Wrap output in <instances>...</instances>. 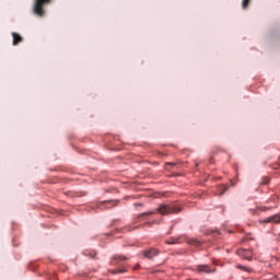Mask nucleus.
<instances>
[{
	"mask_svg": "<svg viewBox=\"0 0 280 280\" xmlns=\"http://www.w3.org/2000/svg\"><path fill=\"white\" fill-rule=\"evenodd\" d=\"M183 209L176 203H161L156 211L161 215H172V213H180Z\"/></svg>",
	"mask_w": 280,
	"mask_h": 280,
	"instance_id": "f257e3e1",
	"label": "nucleus"
},
{
	"mask_svg": "<svg viewBox=\"0 0 280 280\" xmlns=\"http://www.w3.org/2000/svg\"><path fill=\"white\" fill-rule=\"evenodd\" d=\"M54 0H34L33 4V13L36 14V16H45V7L49 5Z\"/></svg>",
	"mask_w": 280,
	"mask_h": 280,
	"instance_id": "f03ea898",
	"label": "nucleus"
},
{
	"mask_svg": "<svg viewBox=\"0 0 280 280\" xmlns=\"http://www.w3.org/2000/svg\"><path fill=\"white\" fill-rule=\"evenodd\" d=\"M236 254L238 255V257H242V259H253V252L248 249H238Z\"/></svg>",
	"mask_w": 280,
	"mask_h": 280,
	"instance_id": "7ed1b4c3",
	"label": "nucleus"
},
{
	"mask_svg": "<svg viewBox=\"0 0 280 280\" xmlns=\"http://www.w3.org/2000/svg\"><path fill=\"white\" fill-rule=\"evenodd\" d=\"M159 255V250L155 248L147 249L143 252V257L147 259H152L153 257H156Z\"/></svg>",
	"mask_w": 280,
	"mask_h": 280,
	"instance_id": "20e7f679",
	"label": "nucleus"
},
{
	"mask_svg": "<svg viewBox=\"0 0 280 280\" xmlns=\"http://www.w3.org/2000/svg\"><path fill=\"white\" fill-rule=\"evenodd\" d=\"M197 272H205L206 275H209L211 272H215V270L211 269L208 265H199L197 266Z\"/></svg>",
	"mask_w": 280,
	"mask_h": 280,
	"instance_id": "39448f33",
	"label": "nucleus"
},
{
	"mask_svg": "<svg viewBox=\"0 0 280 280\" xmlns=\"http://www.w3.org/2000/svg\"><path fill=\"white\" fill-rule=\"evenodd\" d=\"M264 222L266 224H268V223L280 224V214L271 215V217L267 218Z\"/></svg>",
	"mask_w": 280,
	"mask_h": 280,
	"instance_id": "423d86ee",
	"label": "nucleus"
},
{
	"mask_svg": "<svg viewBox=\"0 0 280 280\" xmlns=\"http://www.w3.org/2000/svg\"><path fill=\"white\" fill-rule=\"evenodd\" d=\"M126 259H128V257L124 255H115L113 256L110 264L112 266H116L118 261H126Z\"/></svg>",
	"mask_w": 280,
	"mask_h": 280,
	"instance_id": "0eeeda50",
	"label": "nucleus"
},
{
	"mask_svg": "<svg viewBox=\"0 0 280 280\" xmlns=\"http://www.w3.org/2000/svg\"><path fill=\"white\" fill-rule=\"evenodd\" d=\"M11 36L13 38V45L16 46L21 43H23V37L19 33H11Z\"/></svg>",
	"mask_w": 280,
	"mask_h": 280,
	"instance_id": "6e6552de",
	"label": "nucleus"
},
{
	"mask_svg": "<svg viewBox=\"0 0 280 280\" xmlns=\"http://www.w3.org/2000/svg\"><path fill=\"white\" fill-rule=\"evenodd\" d=\"M236 268H238L240 270H244L245 272H253V269H250L244 265H237Z\"/></svg>",
	"mask_w": 280,
	"mask_h": 280,
	"instance_id": "1a4fd4ad",
	"label": "nucleus"
},
{
	"mask_svg": "<svg viewBox=\"0 0 280 280\" xmlns=\"http://www.w3.org/2000/svg\"><path fill=\"white\" fill-rule=\"evenodd\" d=\"M165 244H178V238L171 237L168 241H165Z\"/></svg>",
	"mask_w": 280,
	"mask_h": 280,
	"instance_id": "9d476101",
	"label": "nucleus"
},
{
	"mask_svg": "<svg viewBox=\"0 0 280 280\" xmlns=\"http://www.w3.org/2000/svg\"><path fill=\"white\" fill-rule=\"evenodd\" d=\"M249 3H250V0H243V1H242V8H243V10H246V8H248Z\"/></svg>",
	"mask_w": 280,
	"mask_h": 280,
	"instance_id": "9b49d317",
	"label": "nucleus"
},
{
	"mask_svg": "<svg viewBox=\"0 0 280 280\" xmlns=\"http://www.w3.org/2000/svg\"><path fill=\"white\" fill-rule=\"evenodd\" d=\"M220 189H222V191L219 194V196H224V194L226 192L229 187L228 186H220Z\"/></svg>",
	"mask_w": 280,
	"mask_h": 280,
	"instance_id": "f8f14e48",
	"label": "nucleus"
},
{
	"mask_svg": "<svg viewBox=\"0 0 280 280\" xmlns=\"http://www.w3.org/2000/svg\"><path fill=\"white\" fill-rule=\"evenodd\" d=\"M145 215H154V211H149V212L141 213V214H139L138 218H143Z\"/></svg>",
	"mask_w": 280,
	"mask_h": 280,
	"instance_id": "ddd939ff",
	"label": "nucleus"
},
{
	"mask_svg": "<svg viewBox=\"0 0 280 280\" xmlns=\"http://www.w3.org/2000/svg\"><path fill=\"white\" fill-rule=\"evenodd\" d=\"M268 183H270V178L264 177L261 185H268Z\"/></svg>",
	"mask_w": 280,
	"mask_h": 280,
	"instance_id": "4468645a",
	"label": "nucleus"
},
{
	"mask_svg": "<svg viewBox=\"0 0 280 280\" xmlns=\"http://www.w3.org/2000/svg\"><path fill=\"white\" fill-rule=\"evenodd\" d=\"M190 244H194V246H200V241L192 240Z\"/></svg>",
	"mask_w": 280,
	"mask_h": 280,
	"instance_id": "2eb2a0df",
	"label": "nucleus"
},
{
	"mask_svg": "<svg viewBox=\"0 0 280 280\" xmlns=\"http://www.w3.org/2000/svg\"><path fill=\"white\" fill-rule=\"evenodd\" d=\"M121 272H126V269H118L114 271V275H121Z\"/></svg>",
	"mask_w": 280,
	"mask_h": 280,
	"instance_id": "dca6fc26",
	"label": "nucleus"
},
{
	"mask_svg": "<svg viewBox=\"0 0 280 280\" xmlns=\"http://www.w3.org/2000/svg\"><path fill=\"white\" fill-rule=\"evenodd\" d=\"M260 211H268V208H266V207H260Z\"/></svg>",
	"mask_w": 280,
	"mask_h": 280,
	"instance_id": "f3484780",
	"label": "nucleus"
},
{
	"mask_svg": "<svg viewBox=\"0 0 280 280\" xmlns=\"http://www.w3.org/2000/svg\"><path fill=\"white\" fill-rule=\"evenodd\" d=\"M113 206H114V207H117V201H113Z\"/></svg>",
	"mask_w": 280,
	"mask_h": 280,
	"instance_id": "a211bd4d",
	"label": "nucleus"
},
{
	"mask_svg": "<svg viewBox=\"0 0 280 280\" xmlns=\"http://www.w3.org/2000/svg\"><path fill=\"white\" fill-rule=\"evenodd\" d=\"M166 165H176V164H174V163L170 162V163H166Z\"/></svg>",
	"mask_w": 280,
	"mask_h": 280,
	"instance_id": "6ab92c4d",
	"label": "nucleus"
},
{
	"mask_svg": "<svg viewBox=\"0 0 280 280\" xmlns=\"http://www.w3.org/2000/svg\"><path fill=\"white\" fill-rule=\"evenodd\" d=\"M147 224H148L149 226H152V223H150V222H148Z\"/></svg>",
	"mask_w": 280,
	"mask_h": 280,
	"instance_id": "aec40b11",
	"label": "nucleus"
},
{
	"mask_svg": "<svg viewBox=\"0 0 280 280\" xmlns=\"http://www.w3.org/2000/svg\"><path fill=\"white\" fill-rule=\"evenodd\" d=\"M271 280H277V278H273V279H271Z\"/></svg>",
	"mask_w": 280,
	"mask_h": 280,
	"instance_id": "412c9836",
	"label": "nucleus"
}]
</instances>
